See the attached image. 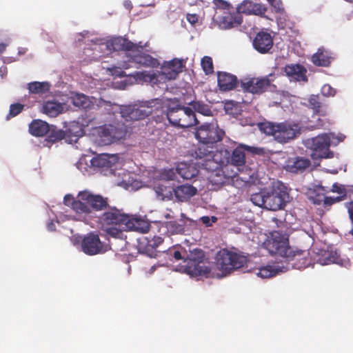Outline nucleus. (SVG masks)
<instances>
[{
  "mask_svg": "<svg viewBox=\"0 0 353 353\" xmlns=\"http://www.w3.org/2000/svg\"><path fill=\"white\" fill-rule=\"evenodd\" d=\"M259 130L281 144L288 143L296 139L301 133L299 123L290 121L274 123L268 121L257 123Z\"/></svg>",
  "mask_w": 353,
  "mask_h": 353,
  "instance_id": "f257e3e1",
  "label": "nucleus"
},
{
  "mask_svg": "<svg viewBox=\"0 0 353 353\" xmlns=\"http://www.w3.org/2000/svg\"><path fill=\"white\" fill-rule=\"evenodd\" d=\"M166 117L174 126L181 128H190L198 123L195 112L190 107L170 101L167 106Z\"/></svg>",
  "mask_w": 353,
  "mask_h": 353,
  "instance_id": "f03ea898",
  "label": "nucleus"
},
{
  "mask_svg": "<svg viewBox=\"0 0 353 353\" xmlns=\"http://www.w3.org/2000/svg\"><path fill=\"white\" fill-rule=\"evenodd\" d=\"M247 261L245 256L227 249L219 250L216 256V265L225 276L243 267Z\"/></svg>",
  "mask_w": 353,
  "mask_h": 353,
  "instance_id": "7ed1b4c3",
  "label": "nucleus"
},
{
  "mask_svg": "<svg viewBox=\"0 0 353 353\" xmlns=\"http://www.w3.org/2000/svg\"><path fill=\"white\" fill-rule=\"evenodd\" d=\"M204 253L200 249H194L183 261L182 271L191 276L207 275L210 272L209 268L204 265Z\"/></svg>",
  "mask_w": 353,
  "mask_h": 353,
  "instance_id": "20e7f679",
  "label": "nucleus"
},
{
  "mask_svg": "<svg viewBox=\"0 0 353 353\" xmlns=\"http://www.w3.org/2000/svg\"><path fill=\"white\" fill-rule=\"evenodd\" d=\"M128 214L122 212L116 207H108L100 216V221L103 225L118 226L120 230L115 228H110L107 230L109 234L113 236H120L122 234L123 226H125Z\"/></svg>",
  "mask_w": 353,
  "mask_h": 353,
  "instance_id": "39448f33",
  "label": "nucleus"
},
{
  "mask_svg": "<svg viewBox=\"0 0 353 353\" xmlns=\"http://www.w3.org/2000/svg\"><path fill=\"white\" fill-rule=\"evenodd\" d=\"M330 136L324 133L307 139L305 145L312 150V159H328L333 157V153L330 150Z\"/></svg>",
  "mask_w": 353,
  "mask_h": 353,
  "instance_id": "423d86ee",
  "label": "nucleus"
},
{
  "mask_svg": "<svg viewBox=\"0 0 353 353\" xmlns=\"http://www.w3.org/2000/svg\"><path fill=\"white\" fill-rule=\"evenodd\" d=\"M289 201V193L282 183L274 185L270 190L265 192V208L276 211L284 208Z\"/></svg>",
  "mask_w": 353,
  "mask_h": 353,
  "instance_id": "0eeeda50",
  "label": "nucleus"
},
{
  "mask_svg": "<svg viewBox=\"0 0 353 353\" xmlns=\"http://www.w3.org/2000/svg\"><path fill=\"white\" fill-rule=\"evenodd\" d=\"M126 128L123 123L105 124L97 128L99 142L103 145L112 143L125 138Z\"/></svg>",
  "mask_w": 353,
  "mask_h": 353,
  "instance_id": "6e6552de",
  "label": "nucleus"
},
{
  "mask_svg": "<svg viewBox=\"0 0 353 353\" xmlns=\"http://www.w3.org/2000/svg\"><path fill=\"white\" fill-rule=\"evenodd\" d=\"M308 250L294 249L292 247L288 248L286 256L283 257L284 261L288 262L286 270L295 268L298 270L304 269L314 263V261L310 256Z\"/></svg>",
  "mask_w": 353,
  "mask_h": 353,
  "instance_id": "1a4fd4ad",
  "label": "nucleus"
},
{
  "mask_svg": "<svg viewBox=\"0 0 353 353\" xmlns=\"http://www.w3.org/2000/svg\"><path fill=\"white\" fill-rule=\"evenodd\" d=\"M225 135V132L211 123H204L197 128L195 137L203 144H214L221 141Z\"/></svg>",
  "mask_w": 353,
  "mask_h": 353,
  "instance_id": "9d476101",
  "label": "nucleus"
},
{
  "mask_svg": "<svg viewBox=\"0 0 353 353\" xmlns=\"http://www.w3.org/2000/svg\"><path fill=\"white\" fill-rule=\"evenodd\" d=\"M148 102L147 105H128L122 106L120 114L126 121L142 120L150 115L152 112V106Z\"/></svg>",
  "mask_w": 353,
  "mask_h": 353,
  "instance_id": "9b49d317",
  "label": "nucleus"
},
{
  "mask_svg": "<svg viewBox=\"0 0 353 353\" xmlns=\"http://www.w3.org/2000/svg\"><path fill=\"white\" fill-rule=\"evenodd\" d=\"M267 249L272 254L279 255L283 259L286 256L289 245L288 238L285 234L279 231H274L271 234V239L265 243Z\"/></svg>",
  "mask_w": 353,
  "mask_h": 353,
  "instance_id": "f8f14e48",
  "label": "nucleus"
},
{
  "mask_svg": "<svg viewBox=\"0 0 353 353\" xmlns=\"http://www.w3.org/2000/svg\"><path fill=\"white\" fill-rule=\"evenodd\" d=\"M163 242V239L159 236H144L138 239L137 249L140 253L151 258L157 255V248Z\"/></svg>",
  "mask_w": 353,
  "mask_h": 353,
  "instance_id": "ddd939ff",
  "label": "nucleus"
},
{
  "mask_svg": "<svg viewBox=\"0 0 353 353\" xmlns=\"http://www.w3.org/2000/svg\"><path fill=\"white\" fill-rule=\"evenodd\" d=\"M270 85V81L268 77L251 78L241 81V86L245 92L252 94H261L266 91Z\"/></svg>",
  "mask_w": 353,
  "mask_h": 353,
  "instance_id": "4468645a",
  "label": "nucleus"
},
{
  "mask_svg": "<svg viewBox=\"0 0 353 353\" xmlns=\"http://www.w3.org/2000/svg\"><path fill=\"white\" fill-rule=\"evenodd\" d=\"M103 245L98 234L93 232L88 234L82 240V251L88 255H95L103 251Z\"/></svg>",
  "mask_w": 353,
  "mask_h": 353,
  "instance_id": "2eb2a0df",
  "label": "nucleus"
},
{
  "mask_svg": "<svg viewBox=\"0 0 353 353\" xmlns=\"http://www.w3.org/2000/svg\"><path fill=\"white\" fill-rule=\"evenodd\" d=\"M106 46L108 50L113 51L139 52V49H142V46L122 37L112 38L107 41Z\"/></svg>",
  "mask_w": 353,
  "mask_h": 353,
  "instance_id": "dca6fc26",
  "label": "nucleus"
},
{
  "mask_svg": "<svg viewBox=\"0 0 353 353\" xmlns=\"http://www.w3.org/2000/svg\"><path fill=\"white\" fill-rule=\"evenodd\" d=\"M254 48L261 54L268 53L273 47V37L266 31H259L253 39Z\"/></svg>",
  "mask_w": 353,
  "mask_h": 353,
  "instance_id": "f3484780",
  "label": "nucleus"
},
{
  "mask_svg": "<svg viewBox=\"0 0 353 353\" xmlns=\"http://www.w3.org/2000/svg\"><path fill=\"white\" fill-rule=\"evenodd\" d=\"M72 210L78 214L88 215L92 212L89 191L84 190L78 193L76 201L73 202Z\"/></svg>",
  "mask_w": 353,
  "mask_h": 353,
  "instance_id": "a211bd4d",
  "label": "nucleus"
},
{
  "mask_svg": "<svg viewBox=\"0 0 353 353\" xmlns=\"http://www.w3.org/2000/svg\"><path fill=\"white\" fill-rule=\"evenodd\" d=\"M125 226H123L124 230H132L140 233H146L148 232L150 225L145 219L134 216H128Z\"/></svg>",
  "mask_w": 353,
  "mask_h": 353,
  "instance_id": "6ab92c4d",
  "label": "nucleus"
},
{
  "mask_svg": "<svg viewBox=\"0 0 353 353\" xmlns=\"http://www.w3.org/2000/svg\"><path fill=\"white\" fill-rule=\"evenodd\" d=\"M196 193L197 189L188 183L172 188L173 199L179 202H186Z\"/></svg>",
  "mask_w": 353,
  "mask_h": 353,
  "instance_id": "aec40b11",
  "label": "nucleus"
},
{
  "mask_svg": "<svg viewBox=\"0 0 353 353\" xmlns=\"http://www.w3.org/2000/svg\"><path fill=\"white\" fill-rule=\"evenodd\" d=\"M217 82L219 90L223 92L230 91L236 88L237 77L226 72H217Z\"/></svg>",
  "mask_w": 353,
  "mask_h": 353,
  "instance_id": "412c9836",
  "label": "nucleus"
},
{
  "mask_svg": "<svg viewBox=\"0 0 353 353\" xmlns=\"http://www.w3.org/2000/svg\"><path fill=\"white\" fill-rule=\"evenodd\" d=\"M236 10L240 14L244 13L246 14L263 15L266 12L267 9L261 3H256L251 1L244 0L237 6Z\"/></svg>",
  "mask_w": 353,
  "mask_h": 353,
  "instance_id": "4be33fe9",
  "label": "nucleus"
},
{
  "mask_svg": "<svg viewBox=\"0 0 353 353\" xmlns=\"http://www.w3.org/2000/svg\"><path fill=\"white\" fill-rule=\"evenodd\" d=\"M242 22V16L237 10L232 13L230 12H224L219 19V26L223 29H230L237 27L241 25Z\"/></svg>",
  "mask_w": 353,
  "mask_h": 353,
  "instance_id": "5701e85b",
  "label": "nucleus"
},
{
  "mask_svg": "<svg viewBox=\"0 0 353 353\" xmlns=\"http://www.w3.org/2000/svg\"><path fill=\"white\" fill-rule=\"evenodd\" d=\"M310 164V161L307 158L292 157L288 159L285 165V170L294 174L301 173L309 168Z\"/></svg>",
  "mask_w": 353,
  "mask_h": 353,
  "instance_id": "b1692460",
  "label": "nucleus"
},
{
  "mask_svg": "<svg viewBox=\"0 0 353 353\" xmlns=\"http://www.w3.org/2000/svg\"><path fill=\"white\" fill-rule=\"evenodd\" d=\"M183 63L181 59H173L166 62L162 68L163 74L165 78L172 80L175 79L178 74L182 71Z\"/></svg>",
  "mask_w": 353,
  "mask_h": 353,
  "instance_id": "393cba45",
  "label": "nucleus"
},
{
  "mask_svg": "<svg viewBox=\"0 0 353 353\" xmlns=\"http://www.w3.org/2000/svg\"><path fill=\"white\" fill-rule=\"evenodd\" d=\"M143 49V46H142V49L140 48L139 52H137V54L131 57L130 61L139 65V66L151 68L157 67L159 65V61L148 54L141 52Z\"/></svg>",
  "mask_w": 353,
  "mask_h": 353,
  "instance_id": "a878e982",
  "label": "nucleus"
},
{
  "mask_svg": "<svg viewBox=\"0 0 353 353\" xmlns=\"http://www.w3.org/2000/svg\"><path fill=\"white\" fill-rule=\"evenodd\" d=\"M332 59V53L324 48H319L311 57L313 64L320 67H328Z\"/></svg>",
  "mask_w": 353,
  "mask_h": 353,
  "instance_id": "bb28decb",
  "label": "nucleus"
},
{
  "mask_svg": "<svg viewBox=\"0 0 353 353\" xmlns=\"http://www.w3.org/2000/svg\"><path fill=\"white\" fill-rule=\"evenodd\" d=\"M64 132H65V139L72 143L76 142L79 137L83 135L84 130L81 124L78 121H73L69 123Z\"/></svg>",
  "mask_w": 353,
  "mask_h": 353,
  "instance_id": "cd10ccee",
  "label": "nucleus"
},
{
  "mask_svg": "<svg viewBox=\"0 0 353 353\" xmlns=\"http://www.w3.org/2000/svg\"><path fill=\"white\" fill-rule=\"evenodd\" d=\"M118 157L116 154H101L91 160V164L97 168H111L117 161Z\"/></svg>",
  "mask_w": 353,
  "mask_h": 353,
  "instance_id": "c85d7f7f",
  "label": "nucleus"
},
{
  "mask_svg": "<svg viewBox=\"0 0 353 353\" xmlns=\"http://www.w3.org/2000/svg\"><path fill=\"white\" fill-rule=\"evenodd\" d=\"M89 199L91 210L103 211L108 208L109 199L101 194H94L89 191Z\"/></svg>",
  "mask_w": 353,
  "mask_h": 353,
  "instance_id": "c756f323",
  "label": "nucleus"
},
{
  "mask_svg": "<svg viewBox=\"0 0 353 353\" xmlns=\"http://www.w3.org/2000/svg\"><path fill=\"white\" fill-rule=\"evenodd\" d=\"M30 133L35 137H43L50 132L48 123L41 120H34L29 125Z\"/></svg>",
  "mask_w": 353,
  "mask_h": 353,
  "instance_id": "7c9ffc66",
  "label": "nucleus"
},
{
  "mask_svg": "<svg viewBox=\"0 0 353 353\" xmlns=\"http://www.w3.org/2000/svg\"><path fill=\"white\" fill-rule=\"evenodd\" d=\"M41 111L49 117H55L63 112V105L55 101H47L43 103Z\"/></svg>",
  "mask_w": 353,
  "mask_h": 353,
  "instance_id": "2f4dec72",
  "label": "nucleus"
},
{
  "mask_svg": "<svg viewBox=\"0 0 353 353\" xmlns=\"http://www.w3.org/2000/svg\"><path fill=\"white\" fill-rule=\"evenodd\" d=\"M285 72L288 76L292 77L296 81H307V71L305 68L300 64L286 65Z\"/></svg>",
  "mask_w": 353,
  "mask_h": 353,
  "instance_id": "473e14b6",
  "label": "nucleus"
},
{
  "mask_svg": "<svg viewBox=\"0 0 353 353\" xmlns=\"http://www.w3.org/2000/svg\"><path fill=\"white\" fill-rule=\"evenodd\" d=\"M339 256L336 252L329 250H321L316 254V259H313L318 263L325 265L331 263H338Z\"/></svg>",
  "mask_w": 353,
  "mask_h": 353,
  "instance_id": "72a5a7b5",
  "label": "nucleus"
},
{
  "mask_svg": "<svg viewBox=\"0 0 353 353\" xmlns=\"http://www.w3.org/2000/svg\"><path fill=\"white\" fill-rule=\"evenodd\" d=\"M247 152L245 145L239 144L232 151L231 155V163L236 166H241L245 163V152Z\"/></svg>",
  "mask_w": 353,
  "mask_h": 353,
  "instance_id": "f704fd0d",
  "label": "nucleus"
},
{
  "mask_svg": "<svg viewBox=\"0 0 353 353\" xmlns=\"http://www.w3.org/2000/svg\"><path fill=\"white\" fill-rule=\"evenodd\" d=\"M178 174L185 179H191L197 176L199 170L194 165L185 163H181L176 168Z\"/></svg>",
  "mask_w": 353,
  "mask_h": 353,
  "instance_id": "c9c22d12",
  "label": "nucleus"
},
{
  "mask_svg": "<svg viewBox=\"0 0 353 353\" xmlns=\"http://www.w3.org/2000/svg\"><path fill=\"white\" fill-rule=\"evenodd\" d=\"M190 219L186 218L183 213H181V219L177 221H170L166 222V228L172 234H182L185 232V225Z\"/></svg>",
  "mask_w": 353,
  "mask_h": 353,
  "instance_id": "e433bc0d",
  "label": "nucleus"
},
{
  "mask_svg": "<svg viewBox=\"0 0 353 353\" xmlns=\"http://www.w3.org/2000/svg\"><path fill=\"white\" fill-rule=\"evenodd\" d=\"M214 157L215 155L213 153L212 158H207L203 161H196L195 164L208 172L216 171L221 167V163Z\"/></svg>",
  "mask_w": 353,
  "mask_h": 353,
  "instance_id": "4c0bfd02",
  "label": "nucleus"
},
{
  "mask_svg": "<svg viewBox=\"0 0 353 353\" xmlns=\"http://www.w3.org/2000/svg\"><path fill=\"white\" fill-rule=\"evenodd\" d=\"M28 88L30 93L43 94L49 90L50 85L47 82L34 81L28 83Z\"/></svg>",
  "mask_w": 353,
  "mask_h": 353,
  "instance_id": "58836bf2",
  "label": "nucleus"
},
{
  "mask_svg": "<svg viewBox=\"0 0 353 353\" xmlns=\"http://www.w3.org/2000/svg\"><path fill=\"white\" fill-rule=\"evenodd\" d=\"M309 107L313 110L314 114L319 115H325L326 111L321 109V102L319 95L312 94L308 99Z\"/></svg>",
  "mask_w": 353,
  "mask_h": 353,
  "instance_id": "ea45409f",
  "label": "nucleus"
},
{
  "mask_svg": "<svg viewBox=\"0 0 353 353\" xmlns=\"http://www.w3.org/2000/svg\"><path fill=\"white\" fill-rule=\"evenodd\" d=\"M213 151L209 150V146L205 144L199 146L194 151V157L196 161H203L207 158H212Z\"/></svg>",
  "mask_w": 353,
  "mask_h": 353,
  "instance_id": "a19ab883",
  "label": "nucleus"
},
{
  "mask_svg": "<svg viewBox=\"0 0 353 353\" xmlns=\"http://www.w3.org/2000/svg\"><path fill=\"white\" fill-rule=\"evenodd\" d=\"M73 105L79 108L87 109L91 106L89 98L83 94H77L72 97Z\"/></svg>",
  "mask_w": 353,
  "mask_h": 353,
  "instance_id": "79ce46f5",
  "label": "nucleus"
},
{
  "mask_svg": "<svg viewBox=\"0 0 353 353\" xmlns=\"http://www.w3.org/2000/svg\"><path fill=\"white\" fill-rule=\"evenodd\" d=\"M156 192L163 199H173L172 188L167 187L163 184H159L155 187Z\"/></svg>",
  "mask_w": 353,
  "mask_h": 353,
  "instance_id": "37998d69",
  "label": "nucleus"
},
{
  "mask_svg": "<svg viewBox=\"0 0 353 353\" xmlns=\"http://www.w3.org/2000/svg\"><path fill=\"white\" fill-rule=\"evenodd\" d=\"M278 272V268H274L271 265H266L259 269L256 274L261 278H270Z\"/></svg>",
  "mask_w": 353,
  "mask_h": 353,
  "instance_id": "c03bdc74",
  "label": "nucleus"
},
{
  "mask_svg": "<svg viewBox=\"0 0 353 353\" xmlns=\"http://www.w3.org/2000/svg\"><path fill=\"white\" fill-rule=\"evenodd\" d=\"M265 192L266 190H263L258 193L252 194L250 200L255 205L265 208Z\"/></svg>",
  "mask_w": 353,
  "mask_h": 353,
  "instance_id": "a18cd8bd",
  "label": "nucleus"
},
{
  "mask_svg": "<svg viewBox=\"0 0 353 353\" xmlns=\"http://www.w3.org/2000/svg\"><path fill=\"white\" fill-rule=\"evenodd\" d=\"M65 139V132L62 130H50L49 135L48 136V141L54 143L56 141Z\"/></svg>",
  "mask_w": 353,
  "mask_h": 353,
  "instance_id": "49530a36",
  "label": "nucleus"
},
{
  "mask_svg": "<svg viewBox=\"0 0 353 353\" xmlns=\"http://www.w3.org/2000/svg\"><path fill=\"white\" fill-rule=\"evenodd\" d=\"M201 64L205 74H211L214 72L212 59L210 57L205 56L203 57Z\"/></svg>",
  "mask_w": 353,
  "mask_h": 353,
  "instance_id": "de8ad7c7",
  "label": "nucleus"
},
{
  "mask_svg": "<svg viewBox=\"0 0 353 353\" xmlns=\"http://www.w3.org/2000/svg\"><path fill=\"white\" fill-rule=\"evenodd\" d=\"M224 108L225 112L232 116H237L240 114V107L239 105L233 101H228L225 103Z\"/></svg>",
  "mask_w": 353,
  "mask_h": 353,
  "instance_id": "09e8293b",
  "label": "nucleus"
},
{
  "mask_svg": "<svg viewBox=\"0 0 353 353\" xmlns=\"http://www.w3.org/2000/svg\"><path fill=\"white\" fill-rule=\"evenodd\" d=\"M24 105L19 103L11 104L10 106L9 114L7 116V119H9L12 117H16L23 110Z\"/></svg>",
  "mask_w": 353,
  "mask_h": 353,
  "instance_id": "8fccbe9b",
  "label": "nucleus"
},
{
  "mask_svg": "<svg viewBox=\"0 0 353 353\" xmlns=\"http://www.w3.org/2000/svg\"><path fill=\"white\" fill-rule=\"evenodd\" d=\"M245 148L247 152L252 154H257L260 156H263L266 154V150L264 148L249 146L247 145H245Z\"/></svg>",
  "mask_w": 353,
  "mask_h": 353,
  "instance_id": "3c124183",
  "label": "nucleus"
},
{
  "mask_svg": "<svg viewBox=\"0 0 353 353\" xmlns=\"http://www.w3.org/2000/svg\"><path fill=\"white\" fill-rule=\"evenodd\" d=\"M168 254L174 258L176 261H179L183 259V261L186 258V251L184 250V254L182 255L181 252L179 250H177L174 248L169 249L168 250Z\"/></svg>",
  "mask_w": 353,
  "mask_h": 353,
  "instance_id": "603ef678",
  "label": "nucleus"
},
{
  "mask_svg": "<svg viewBox=\"0 0 353 353\" xmlns=\"http://www.w3.org/2000/svg\"><path fill=\"white\" fill-rule=\"evenodd\" d=\"M161 177L168 181L174 180L176 177V172L174 169L165 170L161 173Z\"/></svg>",
  "mask_w": 353,
  "mask_h": 353,
  "instance_id": "864d4df0",
  "label": "nucleus"
},
{
  "mask_svg": "<svg viewBox=\"0 0 353 353\" xmlns=\"http://www.w3.org/2000/svg\"><path fill=\"white\" fill-rule=\"evenodd\" d=\"M332 191L339 194V196H343V199L346 196V190L341 185L334 183L332 188Z\"/></svg>",
  "mask_w": 353,
  "mask_h": 353,
  "instance_id": "5fc2aeb1",
  "label": "nucleus"
},
{
  "mask_svg": "<svg viewBox=\"0 0 353 353\" xmlns=\"http://www.w3.org/2000/svg\"><path fill=\"white\" fill-rule=\"evenodd\" d=\"M321 93L324 96H334L336 93V90L332 88L330 85L326 84L322 87Z\"/></svg>",
  "mask_w": 353,
  "mask_h": 353,
  "instance_id": "6e6d98bb",
  "label": "nucleus"
},
{
  "mask_svg": "<svg viewBox=\"0 0 353 353\" xmlns=\"http://www.w3.org/2000/svg\"><path fill=\"white\" fill-rule=\"evenodd\" d=\"M343 199V196H336V197L325 196L324 199V203L325 205H332V204L335 203L336 202H339Z\"/></svg>",
  "mask_w": 353,
  "mask_h": 353,
  "instance_id": "4d7b16f0",
  "label": "nucleus"
},
{
  "mask_svg": "<svg viewBox=\"0 0 353 353\" xmlns=\"http://www.w3.org/2000/svg\"><path fill=\"white\" fill-rule=\"evenodd\" d=\"M270 4L274 7L276 12L281 13L283 12L284 8L281 0H277V1L272 2Z\"/></svg>",
  "mask_w": 353,
  "mask_h": 353,
  "instance_id": "13d9d810",
  "label": "nucleus"
},
{
  "mask_svg": "<svg viewBox=\"0 0 353 353\" xmlns=\"http://www.w3.org/2000/svg\"><path fill=\"white\" fill-rule=\"evenodd\" d=\"M76 201L71 194H67L64 196L63 203L65 205L70 207L72 209L73 202Z\"/></svg>",
  "mask_w": 353,
  "mask_h": 353,
  "instance_id": "bf43d9fd",
  "label": "nucleus"
},
{
  "mask_svg": "<svg viewBox=\"0 0 353 353\" xmlns=\"http://www.w3.org/2000/svg\"><path fill=\"white\" fill-rule=\"evenodd\" d=\"M217 6L219 7V8L227 10L230 9V4L228 2L223 0H217Z\"/></svg>",
  "mask_w": 353,
  "mask_h": 353,
  "instance_id": "052dcab7",
  "label": "nucleus"
},
{
  "mask_svg": "<svg viewBox=\"0 0 353 353\" xmlns=\"http://www.w3.org/2000/svg\"><path fill=\"white\" fill-rule=\"evenodd\" d=\"M186 19L191 24H195L198 21V16L195 14H188Z\"/></svg>",
  "mask_w": 353,
  "mask_h": 353,
  "instance_id": "680f3d73",
  "label": "nucleus"
},
{
  "mask_svg": "<svg viewBox=\"0 0 353 353\" xmlns=\"http://www.w3.org/2000/svg\"><path fill=\"white\" fill-rule=\"evenodd\" d=\"M347 210L349 213L350 218L353 223V201L350 202L347 205ZM351 234L353 236V227L350 231Z\"/></svg>",
  "mask_w": 353,
  "mask_h": 353,
  "instance_id": "e2e57ef3",
  "label": "nucleus"
},
{
  "mask_svg": "<svg viewBox=\"0 0 353 353\" xmlns=\"http://www.w3.org/2000/svg\"><path fill=\"white\" fill-rule=\"evenodd\" d=\"M201 219L202 223L205 224L206 226L211 225L210 218L209 216H202Z\"/></svg>",
  "mask_w": 353,
  "mask_h": 353,
  "instance_id": "0e129e2a",
  "label": "nucleus"
},
{
  "mask_svg": "<svg viewBox=\"0 0 353 353\" xmlns=\"http://www.w3.org/2000/svg\"><path fill=\"white\" fill-rule=\"evenodd\" d=\"M124 6L127 9L130 10L132 8V5L130 1H125L124 3Z\"/></svg>",
  "mask_w": 353,
  "mask_h": 353,
  "instance_id": "69168bd1",
  "label": "nucleus"
},
{
  "mask_svg": "<svg viewBox=\"0 0 353 353\" xmlns=\"http://www.w3.org/2000/svg\"><path fill=\"white\" fill-rule=\"evenodd\" d=\"M6 48V45L3 43H0V54L5 51Z\"/></svg>",
  "mask_w": 353,
  "mask_h": 353,
  "instance_id": "338daca9",
  "label": "nucleus"
},
{
  "mask_svg": "<svg viewBox=\"0 0 353 353\" xmlns=\"http://www.w3.org/2000/svg\"><path fill=\"white\" fill-rule=\"evenodd\" d=\"M48 228L50 230H53L54 228V224L53 223H50L48 224Z\"/></svg>",
  "mask_w": 353,
  "mask_h": 353,
  "instance_id": "774afa93",
  "label": "nucleus"
}]
</instances>
